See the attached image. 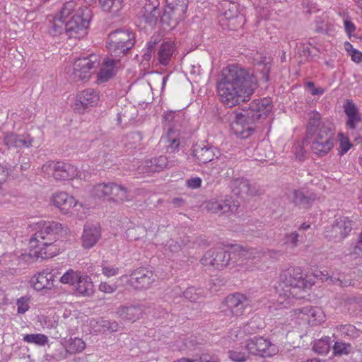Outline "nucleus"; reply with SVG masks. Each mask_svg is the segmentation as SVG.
<instances>
[{
  "label": "nucleus",
  "instance_id": "603ef678",
  "mask_svg": "<svg viewBox=\"0 0 362 362\" xmlns=\"http://www.w3.org/2000/svg\"><path fill=\"white\" fill-rule=\"evenodd\" d=\"M165 122L169 126H175V124L182 119V115L180 112L170 111L164 115Z\"/></svg>",
  "mask_w": 362,
  "mask_h": 362
},
{
  "label": "nucleus",
  "instance_id": "f257e3e1",
  "mask_svg": "<svg viewBox=\"0 0 362 362\" xmlns=\"http://www.w3.org/2000/svg\"><path fill=\"white\" fill-rule=\"evenodd\" d=\"M256 86V78L252 74L232 64L223 71L217 83V94L225 106L232 107L249 100Z\"/></svg>",
  "mask_w": 362,
  "mask_h": 362
},
{
  "label": "nucleus",
  "instance_id": "412c9836",
  "mask_svg": "<svg viewBox=\"0 0 362 362\" xmlns=\"http://www.w3.org/2000/svg\"><path fill=\"white\" fill-rule=\"evenodd\" d=\"M129 281L135 288H148L155 281V276L152 271L146 268H139L131 274Z\"/></svg>",
  "mask_w": 362,
  "mask_h": 362
},
{
  "label": "nucleus",
  "instance_id": "09e8293b",
  "mask_svg": "<svg viewBox=\"0 0 362 362\" xmlns=\"http://www.w3.org/2000/svg\"><path fill=\"white\" fill-rule=\"evenodd\" d=\"M336 329L344 336L356 338L360 335V331L352 325H341L337 327Z\"/></svg>",
  "mask_w": 362,
  "mask_h": 362
},
{
  "label": "nucleus",
  "instance_id": "aec40b11",
  "mask_svg": "<svg viewBox=\"0 0 362 362\" xmlns=\"http://www.w3.org/2000/svg\"><path fill=\"white\" fill-rule=\"evenodd\" d=\"M158 6V0H145L144 5L139 13L141 22L149 26H154L160 16Z\"/></svg>",
  "mask_w": 362,
  "mask_h": 362
},
{
  "label": "nucleus",
  "instance_id": "c85d7f7f",
  "mask_svg": "<svg viewBox=\"0 0 362 362\" xmlns=\"http://www.w3.org/2000/svg\"><path fill=\"white\" fill-rule=\"evenodd\" d=\"M174 165L165 156H160L145 160L142 165L139 167V170L144 173H155L162 171L163 169L170 168Z\"/></svg>",
  "mask_w": 362,
  "mask_h": 362
},
{
  "label": "nucleus",
  "instance_id": "c756f323",
  "mask_svg": "<svg viewBox=\"0 0 362 362\" xmlns=\"http://www.w3.org/2000/svg\"><path fill=\"white\" fill-rule=\"evenodd\" d=\"M101 235L100 228L93 224L84 226L81 236L82 246L85 249L93 247L98 241Z\"/></svg>",
  "mask_w": 362,
  "mask_h": 362
},
{
  "label": "nucleus",
  "instance_id": "4be33fe9",
  "mask_svg": "<svg viewBox=\"0 0 362 362\" xmlns=\"http://www.w3.org/2000/svg\"><path fill=\"white\" fill-rule=\"evenodd\" d=\"M243 110L254 122L265 118L271 110L270 101L264 98L262 100H252L249 107Z\"/></svg>",
  "mask_w": 362,
  "mask_h": 362
},
{
  "label": "nucleus",
  "instance_id": "0e129e2a",
  "mask_svg": "<svg viewBox=\"0 0 362 362\" xmlns=\"http://www.w3.org/2000/svg\"><path fill=\"white\" fill-rule=\"evenodd\" d=\"M233 255L235 256V255H238L240 256V257H244V258H247V255H248V250H245V248H243V247L240 246V245H235L233 247Z\"/></svg>",
  "mask_w": 362,
  "mask_h": 362
},
{
  "label": "nucleus",
  "instance_id": "7c9ffc66",
  "mask_svg": "<svg viewBox=\"0 0 362 362\" xmlns=\"http://www.w3.org/2000/svg\"><path fill=\"white\" fill-rule=\"evenodd\" d=\"M119 60L115 58L106 57L102 63L100 71L98 73V83H103L114 76Z\"/></svg>",
  "mask_w": 362,
  "mask_h": 362
},
{
  "label": "nucleus",
  "instance_id": "f03ea898",
  "mask_svg": "<svg viewBox=\"0 0 362 362\" xmlns=\"http://www.w3.org/2000/svg\"><path fill=\"white\" fill-rule=\"evenodd\" d=\"M33 227L35 233L29 243L30 255L42 259L57 255L59 248L55 243L62 230V224L56 221H40L35 223Z\"/></svg>",
  "mask_w": 362,
  "mask_h": 362
},
{
  "label": "nucleus",
  "instance_id": "58836bf2",
  "mask_svg": "<svg viewBox=\"0 0 362 362\" xmlns=\"http://www.w3.org/2000/svg\"><path fill=\"white\" fill-rule=\"evenodd\" d=\"M100 271L104 276L107 278H110L118 274L119 268L115 266H109L103 264L101 265V269H100L98 266L95 265L89 267V272L91 274H95V276L100 275Z\"/></svg>",
  "mask_w": 362,
  "mask_h": 362
},
{
  "label": "nucleus",
  "instance_id": "a19ab883",
  "mask_svg": "<svg viewBox=\"0 0 362 362\" xmlns=\"http://www.w3.org/2000/svg\"><path fill=\"white\" fill-rule=\"evenodd\" d=\"M124 0H99L102 10L107 13H117L123 6Z\"/></svg>",
  "mask_w": 362,
  "mask_h": 362
},
{
  "label": "nucleus",
  "instance_id": "dca6fc26",
  "mask_svg": "<svg viewBox=\"0 0 362 362\" xmlns=\"http://www.w3.org/2000/svg\"><path fill=\"white\" fill-rule=\"evenodd\" d=\"M247 114L243 110L240 112L231 115V129L233 132L241 138H247L253 130L252 123Z\"/></svg>",
  "mask_w": 362,
  "mask_h": 362
},
{
  "label": "nucleus",
  "instance_id": "f3484780",
  "mask_svg": "<svg viewBox=\"0 0 362 362\" xmlns=\"http://www.w3.org/2000/svg\"><path fill=\"white\" fill-rule=\"evenodd\" d=\"M225 303L230 314L233 316L238 317L243 315L245 310L250 305L251 300L245 295L235 293L228 296Z\"/></svg>",
  "mask_w": 362,
  "mask_h": 362
},
{
  "label": "nucleus",
  "instance_id": "c9c22d12",
  "mask_svg": "<svg viewBox=\"0 0 362 362\" xmlns=\"http://www.w3.org/2000/svg\"><path fill=\"white\" fill-rule=\"evenodd\" d=\"M48 21V32L51 35L56 37L62 35L64 32L65 33L66 23L64 19H62L59 16H54L49 17Z\"/></svg>",
  "mask_w": 362,
  "mask_h": 362
},
{
  "label": "nucleus",
  "instance_id": "2f4dec72",
  "mask_svg": "<svg viewBox=\"0 0 362 362\" xmlns=\"http://www.w3.org/2000/svg\"><path fill=\"white\" fill-rule=\"evenodd\" d=\"M33 139L29 134L18 135L13 133L7 134L4 138V144L8 148H28L32 145Z\"/></svg>",
  "mask_w": 362,
  "mask_h": 362
},
{
  "label": "nucleus",
  "instance_id": "f704fd0d",
  "mask_svg": "<svg viewBox=\"0 0 362 362\" xmlns=\"http://www.w3.org/2000/svg\"><path fill=\"white\" fill-rule=\"evenodd\" d=\"M76 289L83 296H90L94 293V286L90 276L81 274L76 284Z\"/></svg>",
  "mask_w": 362,
  "mask_h": 362
},
{
  "label": "nucleus",
  "instance_id": "8fccbe9b",
  "mask_svg": "<svg viewBox=\"0 0 362 362\" xmlns=\"http://www.w3.org/2000/svg\"><path fill=\"white\" fill-rule=\"evenodd\" d=\"M352 350L353 347L351 344L341 341H336L333 347L334 354L339 356L348 355Z\"/></svg>",
  "mask_w": 362,
  "mask_h": 362
},
{
  "label": "nucleus",
  "instance_id": "774afa93",
  "mask_svg": "<svg viewBox=\"0 0 362 362\" xmlns=\"http://www.w3.org/2000/svg\"><path fill=\"white\" fill-rule=\"evenodd\" d=\"M8 175V172L6 168H5L4 165H0V182L5 180Z\"/></svg>",
  "mask_w": 362,
  "mask_h": 362
},
{
  "label": "nucleus",
  "instance_id": "20e7f679",
  "mask_svg": "<svg viewBox=\"0 0 362 362\" xmlns=\"http://www.w3.org/2000/svg\"><path fill=\"white\" fill-rule=\"evenodd\" d=\"M93 196L104 201L123 203L132 200L129 191L122 185L115 182H101L93 187L91 190Z\"/></svg>",
  "mask_w": 362,
  "mask_h": 362
},
{
  "label": "nucleus",
  "instance_id": "a18cd8bd",
  "mask_svg": "<svg viewBox=\"0 0 362 362\" xmlns=\"http://www.w3.org/2000/svg\"><path fill=\"white\" fill-rule=\"evenodd\" d=\"M23 341L29 343L34 344L37 346H45L48 343V337L42 334H28L23 337Z\"/></svg>",
  "mask_w": 362,
  "mask_h": 362
},
{
  "label": "nucleus",
  "instance_id": "b1692460",
  "mask_svg": "<svg viewBox=\"0 0 362 362\" xmlns=\"http://www.w3.org/2000/svg\"><path fill=\"white\" fill-rule=\"evenodd\" d=\"M343 107L347 117L346 127L351 130L356 129L362 130V115L359 112L356 105L353 102L347 100Z\"/></svg>",
  "mask_w": 362,
  "mask_h": 362
},
{
  "label": "nucleus",
  "instance_id": "7ed1b4c3",
  "mask_svg": "<svg viewBox=\"0 0 362 362\" xmlns=\"http://www.w3.org/2000/svg\"><path fill=\"white\" fill-rule=\"evenodd\" d=\"M310 286L311 283L303 279L300 268L288 269L281 274L275 286L276 292L279 294L277 301L286 307L291 298H301L298 293Z\"/></svg>",
  "mask_w": 362,
  "mask_h": 362
},
{
  "label": "nucleus",
  "instance_id": "052dcab7",
  "mask_svg": "<svg viewBox=\"0 0 362 362\" xmlns=\"http://www.w3.org/2000/svg\"><path fill=\"white\" fill-rule=\"evenodd\" d=\"M109 320L101 319L96 322L94 327L95 332H108Z\"/></svg>",
  "mask_w": 362,
  "mask_h": 362
},
{
  "label": "nucleus",
  "instance_id": "3c124183",
  "mask_svg": "<svg viewBox=\"0 0 362 362\" xmlns=\"http://www.w3.org/2000/svg\"><path fill=\"white\" fill-rule=\"evenodd\" d=\"M338 137L339 140V153L344 155L351 148V144L349 138L343 133H339Z\"/></svg>",
  "mask_w": 362,
  "mask_h": 362
},
{
  "label": "nucleus",
  "instance_id": "39448f33",
  "mask_svg": "<svg viewBox=\"0 0 362 362\" xmlns=\"http://www.w3.org/2000/svg\"><path fill=\"white\" fill-rule=\"evenodd\" d=\"M134 45V34L129 30H117L109 34L106 47L110 54L117 59L124 56Z\"/></svg>",
  "mask_w": 362,
  "mask_h": 362
},
{
  "label": "nucleus",
  "instance_id": "9b49d317",
  "mask_svg": "<svg viewBox=\"0 0 362 362\" xmlns=\"http://www.w3.org/2000/svg\"><path fill=\"white\" fill-rule=\"evenodd\" d=\"M240 204L230 195H221L206 202V209L214 214H237Z\"/></svg>",
  "mask_w": 362,
  "mask_h": 362
},
{
  "label": "nucleus",
  "instance_id": "79ce46f5",
  "mask_svg": "<svg viewBox=\"0 0 362 362\" xmlns=\"http://www.w3.org/2000/svg\"><path fill=\"white\" fill-rule=\"evenodd\" d=\"M254 62L256 65L258 66H264L262 72V77L267 81L269 80V72L270 70V67L269 66L270 63V57H267L266 55H263L261 54H257L254 57Z\"/></svg>",
  "mask_w": 362,
  "mask_h": 362
},
{
  "label": "nucleus",
  "instance_id": "72a5a7b5",
  "mask_svg": "<svg viewBox=\"0 0 362 362\" xmlns=\"http://www.w3.org/2000/svg\"><path fill=\"white\" fill-rule=\"evenodd\" d=\"M259 328H261V325H257L256 320L252 319L243 328L235 327L232 329L229 332L228 337L233 341L239 340L244 337L245 333L252 334Z\"/></svg>",
  "mask_w": 362,
  "mask_h": 362
},
{
  "label": "nucleus",
  "instance_id": "1a4fd4ad",
  "mask_svg": "<svg viewBox=\"0 0 362 362\" xmlns=\"http://www.w3.org/2000/svg\"><path fill=\"white\" fill-rule=\"evenodd\" d=\"M91 19V11L87 7L78 11L71 20L66 22L65 33L69 37L81 38L87 34Z\"/></svg>",
  "mask_w": 362,
  "mask_h": 362
},
{
  "label": "nucleus",
  "instance_id": "37998d69",
  "mask_svg": "<svg viewBox=\"0 0 362 362\" xmlns=\"http://www.w3.org/2000/svg\"><path fill=\"white\" fill-rule=\"evenodd\" d=\"M86 348V343L80 338L70 339L66 345V351L71 354L82 352Z\"/></svg>",
  "mask_w": 362,
  "mask_h": 362
},
{
  "label": "nucleus",
  "instance_id": "c03bdc74",
  "mask_svg": "<svg viewBox=\"0 0 362 362\" xmlns=\"http://www.w3.org/2000/svg\"><path fill=\"white\" fill-rule=\"evenodd\" d=\"M293 195V202L300 207H306L315 199V197L305 194L302 190H294Z\"/></svg>",
  "mask_w": 362,
  "mask_h": 362
},
{
  "label": "nucleus",
  "instance_id": "473e14b6",
  "mask_svg": "<svg viewBox=\"0 0 362 362\" xmlns=\"http://www.w3.org/2000/svg\"><path fill=\"white\" fill-rule=\"evenodd\" d=\"M33 257V255L29 254H21L18 255L16 253H6L0 257V265L4 267L5 269H13L15 266L20 264L21 260L28 262Z\"/></svg>",
  "mask_w": 362,
  "mask_h": 362
},
{
  "label": "nucleus",
  "instance_id": "864d4df0",
  "mask_svg": "<svg viewBox=\"0 0 362 362\" xmlns=\"http://www.w3.org/2000/svg\"><path fill=\"white\" fill-rule=\"evenodd\" d=\"M75 2L70 1L64 4V6L60 10V11L57 13L55 16H59L62 19L66 20V18L72 13V11L75 9Z\"/></svg>",
  "mask_w": 362,
  "mask_h": 362
},
{
  "label": "nucleus",
  "instance_id": "49530a36",
  "mask_svg": "<svg viewBox=\"0 0 362 362\" xmlns=\"http://www.w3.org/2000/svg\"><path fill=\"white\" fill-rule=\"evenodd\" d=\"M81 275L80 272L69 269L60 277L59 281L62 284L74 286L76 285Z\"/></svg>",
  "mask_w": 362,
  "mask_h": 362
},
{
  "label": "nucleus",
  "instance_id": "6e6d98bb",
  "mask_svg": "<svg viewBox=\"0 0 362 362\" xmlns=\"http://www.w3.org/2000/svg\"><path fill=\"white\" fill-rule=\"evenodd\" d=\"M198 291L199 289L194 287L187 288L183 292L184 297L191 302H195L199 298L200 292H198Z\"/></svg>",
  "mask_w": 362,
  "mask_h": 362
},
{
  "label": "nucleus",
  "instance_id": "13d9d810",
  "mask_svg": "<svg viewBox=\"0 0 362 362\" xmlns=\"http://www.w3.org/2000/svg\"><path fill=\"white\" fill-rule=\"evenodd\" d=\"M299 234L296 232L287 233L284 238V243L291 245L292 248L297 247Z\"/></svg>",
  "mask_w": 362,
  "mask_h": 362
},
{
  "label": "nucleus",
  "instance_id": "0eeeda50",
  "mask_svg": "<svg viewBox=\"0 0 362 362\" xmlns=\"http://www.w3.org/2000/svg\"><path fill=\"white\" fill-rule=\"evenodd\" d=\"M189 0H166L163 15L160 17L162 23L173 28L185 19Z\"/></svg>",
  "mask_w": 362,
  "mask_h": 362
},
{
  "label": "nucleus",
  "instance_id": "338daca9",
  "mask_svg": "<svg viewBox=\"0 0 362 362\" xmlns=\"http://www.w3.org/2000/svg\"><path fill=\"white\" fill-rule=\"evenodd\" d=\"M167 247L172 252H177L181 250V245L177 242L173 240L168 242Z\"/></svg>",
  "mask_w": 362,
  "mask_h": 362
},
{
  "label": "nucleus",
  "instance_id": "5701e85b",
  "mask_svg": "<svg viewBox=\"0 0 362 362\" xmlns=\"http://www.w3.org/2000/svg\"><path fill=\"white\" fill-rule=\"evenodd\" d=\"M98 100V93L94 89H86L77 94L73 107L78 112H83L89 106L96 105Z\"/></svg>",
  "mask_w": 362,
  "mask_h": 362
},
{
  "label": "nucleus",
  "instance_id": "2eb2a0df",
  "mask_svg": "<svg viewBox=\"0 0 362 362\" xmlns=\"http://www.w3.org/2000/svg\"><path fill=\"white\" fill-rule=\"evenodd\" d=\"M351 229V221L346 217H339L333 224L325 228V235L329 240L339 242L345 238Z\"/></svg>",
  "mask_w": 362,
  "mask_h": 362
},
{
  "label": "nucleus",
  "instance_id": "de8ad7c7",
  "mask_svg": "<svg viewBox=\"0 0 362 362\" xmlns=\"http://www.w3.org/2000/svg\"><path fill=\"white\" fill-rule=\"evenodd\" d=\"M271 146L267 142L262 141L259 144L255 150V153L258 156V160H266L272 156Z\"/></svg>",
  "mask_w": 362,
  "mask_h": 362
},
{
  "label": "nucleus",
  "instance_id": "bf43d9fd",
  "mask_svg": "<svg viewBox=\"0 0 362 362\" xmlns=\"http://www.w3.org/2000/svg\"><path fill=\"white\" fill-rule=\"evenodd\" d=\"M117 288L116 284H110L107 282H101L99 285V291L105 293H112Z\"/></svg>",
  "mask_w": 362,
  "mask_h": 362
},
{
  "label": "nucleus",
  "instance_id": "ea45409f",
  "mask_svg": "<svg viewBox=\"0 0 362 362\" xmlns=\"http://www.w3.org/2000/svg\"><path fill=\"white\" fill-rule=\"evenodd\" d=\"M250 354V353L245 348V345L235 346L228 351V357L235 362L245 361L249 358Z\"/></svg>",
  "mask_w": 362,
  "mask_h": 362
},
{
  "label": "nucleus",
  "instance_id": "6e6552de",
  "mask_svg": "<svg viewBox=\"0 0 362 362\" xmlns=\"http://www.w3.org/2000/svg\"><path fill=\"white\" fill-rule=\"evenodd\" d=\"M100 64V57L91 54L78 58L73 65L72 78L75 81H87Z\"/></svg>",
  "mask_w": 362,
  "mask_h": 362
},
{
  "label": "nucleus",
  "instance_id": "393cba45",
  "mask_svg": "<svg viewBox=\"0 0 362 362\" xmlns=\"http://www.w3.org/2000/svg\"><path fill=\"white\" fill-rule=\"evenodd\" d=\"M177 49L176 43L172 40H164L159 45L156 59L159 64L163 66H170Z\"/></svg>",
  "mask_w": 362,
  "mask_h": 362
},
{
  "label": "nucleus",
  "instance_id": "9d476101",
  "mask_svg": "<svg viewBox=\"0 0 362 362\" xmlns=\"http://www.w3.org/2000/svg\"><path fill=\"white\" fill-rule=\"evenodd\" d=\"M42 172L45 176H52L57 180H73L79 174L76 166L61 161H47L42 166Z\"/></svg>",
  "mask_w": 362,
  "mask_h": 362
},
{
  "label": "nucleus",
  "instance_id": "a211bd4d",
  "mask_svg": "<svg viewBox=\"0 0 362 362\" xmlns=\"http://www.w3.org/2000/svg\"><path fill=\"white\" fill-rule=\"evenodd\" d=\"M292 313L293 316L305 320L311 325H320L325 320L324 312L318 307L308 305L294 309Z\"/></svg>",
  "mask_w": 362,
  "mask_h": 362
},
{
  "label": "nucleus",
  "instance_id": "6ab92c4d",
  "mask_svg": "<svg viewBox=\"0 0 362 362\" xmlns=\"http://www.w3.org/2000/svg\"><path fill=\"white\" fill-rule=\"evenodd\" d=\"M57 271L54 269L47 268L32 277L30 284L36 291L51 289L54 286Z\"/></svg>",
  "mask_w": 362,
  "mask_h": 362
},
{
  "label": "nucleus",
  "instance_id": "a878e982",
  "mask_svg": "<svg viewBox=\"0 0 362 362\" xmlns=\"http://www.w3.org/2000/svg\"><path fill=\"white\" fill-rule=\"evenodd\" d=\"M193 156L199 163H206L218 158L220 154L217 148L209 144H197L193 146Z\"/></svg>",
  "mask_w": 362,
  "mask_h": 362
},
{
  "label": "nucleus",
  "instance_id": "423d86ee",
  "mask_svg": "<svg viewBox=\"0 0 362 362\" xmlns=\"http://www.w3.org/2000/svg\"><path fill=\"white\" fill-rule=\"evenodd\" d=\"M312 151L318 156L327 154L334 146V133L329 125H322L317 132L306 137Z\"/></svg>",
  "mask_w": 362,
  "mask_h": 362
},
{
  "label": "nucleus",
  "instance_id": "ddd939ff",
  "mask_svg": "<svg viewBox=\"0 0 362 362\" xmlns=\"http://www.w3.org/2000/svg\"><path fill=\"white\" fill-rule=\"evenodd\" d=\"M230 259V253L223 248H213L204 254L201 259V263L204 266H211L221 270L229 264Z\"/></svg>",
  "mask_w": 362,
  "mask_h": 362
},
{
  "label": "nucleus",
  "instance_id": "cd10ccee",
  "mask_svg": "<svg viewBox=\"0 0 362 362\" xmlns=\"http://www.w3.org/2000/svg\"><path fill=\"white\" fill-rule=\"evenodd\" d=\"M116 316L123 321L134 322L141 317L143 315L142 307L138 305H124L117 308Z\"/></svg>",
  "mask_w": 362,
  "mask_h": 362
},
{
  "label": "nucleus",
  "instance_id": "e433bc0d",
  "mask_svg": "<svg viewBox=\"0 0 362 362\" xmlns=\"http://www.w3.org/2000/svg\"><path fill=\"white\" fill-rule=\"evenodd\" d=\"M322 125H326L320 122V115L317 112H311L308 114V122L307 125L306 137L317 132Z\"/></svg>",
  "mask_w": 362,
  "mask_h": 362
},
{
  "label": "nucleus",
  "instance_id": "4c0bfd02",
  "mask_svg": "<svg viewBox=\"0 0 362 362\" xmlns=\"http://www.w3.org/2000/svg\"><path fill=\"white\" fill-rule=\"evenodd\" d=\"M233 192L237 195L243 196L251 194L250 186L248 180L244 178H237L232 182Z\"/></svg>",
  "mask_w": 362,
  "mask_h": 362
},
{
  "label": "nucleus",
  "instance_id": "5fc2aeb1",
  "mask_svg": "<svg viewBox=\"0 0 362 362\" xmlns=\"http://www.w3.org/2000/svg\"><path fill=\"white\" fill-rule=\"evenodd\" d=\"M17 312L19 314H24L30 308V298L28 297H21L17 300Z\"/></svg>",
  "mask_w": 362,
  "mask_h": 362
},
{
  "label": "nucleus",
  "instance_id": "69168bd1",
  "mask_svg": "<svg viewBox=\"0 0 362 362\" xmlns=\"http://www.w3.org/2000/svg\"><path fill=\"white\" fill-rule=\"evenodd\" d=\"M350 56L354 62H362V52H359L358 50L352 49L351 52H350Z\"/></svg>",
  "mask_w": 362,
  "mask_h": 362
},
{
  "label": "nucleus",
  "instance_id": "4d7b16f0",
  "mask_svg": "<svg viewBox=\"0 0 362 362\" xmlns=\"http://www.w3.org/2000/svg\"><path fill=\"white\" fill-rule=\"evenodd\" d=\"M158 41V40L157 37L154 39L152 37L151 40L147 43L146 48L144 50L143 56L145 60L148 61L151 58L152 54L154 52L155 45L157 44Z\"/></svg>",
  "mask_w": 362,
  "mask_h": 362
},
{
  "label": "nucleus",
  "instance_id": "680f3d73",
  "mask_svg": "<svg viewBox=\"0 0 362 362\" xmlns=\"http://www.w3.org/2000/svg\"><path fill=\"white\" fill-rule=\"evenodd\" d=\"M343 21L345 30L349 35V37H351L352 33L356 30V26L348 17L345 18Z\"/></svg>",
  "mask_w": 362,
  "mask_h": 362
},
{
  "label": "nucleus",
  "instance_id": "4468645a",
  "mask_svg": "<svg viewBox=\"0 0 362 362\" xmlns=\"http://www.w3.org/2000/svg\"><path fill=\"white\" fill-rule=\"evenodd\" d=\"M51 202L62 214H74L83 207L81 203L78 202L74 197L64 192H57L51 197Z\"/></svg>",
  "mask_w": 362,
  "mask_h": 362
},
{
  "label": "nucleus",
  "instance_id": "e2e57ef3",
  "mask_svg": "<svg viewBox=\"0 0 362 362\" xmlns=\"http://www.w3.org/2000/svg\"><path fill=\"white\" fill-rule=\"evenodd\" d=\"M202 179L199 177H192L187 181V185L191 189H198L201 187Z\"/></svg>",
  "mask_w": 362,
  "mask_h": 362
},
{
  "label": "nucleus",
  "instance_id": "f8f14e48",
  "mask_svg": "<svg viewBox=\"0 0 362 362\" xmlns=\"http://www.w3.org/2000/svg\"><path fill=\"white\" fill-rule=\"evenodd\" d=\"M249 353L262 357H270L278 352L276 346L264 337H254L245 344Z\"/></svg>",
  "mask_w": 362,
  "mask_h": 362
},
{
  "label": "nucleus",
  "instance_id": "bb28decb",
  "mask_svg": "<svg viewBox=\"0 0 362 362\" xmlns=\"http://www.w3.org/2000/svg\"><path fill=\"white\" fill-rule=\"evenodd\" d=\"M223 6L225 8L223 16L229 21V28L235 30L238 28L242 27L245 23V18L239 13L237 4L226 1Z\"/></svg>",
  "mask_w": 362,
  "mask_h": 362
}]
</instances>
